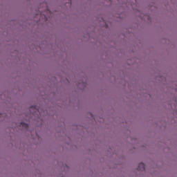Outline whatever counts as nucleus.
Listing matches in <instances>:
<instances>
[{
    "label": "nucleus",
    "mask_w": 177,
    "mask_h": 177,
    "mask_svg": "<svg viewBox=\"0 0 177 177\" xmlns=\"http://www.w3.org/2000/svg\"><path fill=\"white\" fill-rule=\"evenodd\" d=\"M45 19H46V15H44Z\"/></svg>",
    "instance_id": "nucleus-5"
},
{
    "label": "nucleus",
    "mask_w": 177,
    "mask_h": 177,
    "mask_svg": "<svg viewBox=\"0 0 177 177\" xmlns=\"http://www.w3.org/2000/svg\"><path fill=\"white\" fill-rule=\"evenodd\" d=\"M30 109H33V110H37V109H35V106H32Z\"/></svg>",
    "instance_id": "nucleus-3"
},
{
    "label": "nucleus",
    "mask_w": 177,
    "mask_h": 177,
    "mask_svg": "<svg viewBox=\"0 0 177 177\" xmlns=\"http://www.w3.org/2000/svg\"><path fill=\"white\" fill-rule=\"evenodd\" d=\"M37 113H39V110H37Z\"/></svg>",
    "instance_id": "nucleus-4"
},
{
    "label": "nucleus",
    "mask_w": 177,
    "mask_h": 177,
    "mask_svg": "<svg viewBox=\"0 0 177 177\" xmlns=\"http://www.w3.org/2000/svg\"><path fill=\"white\" fill-rule=\"evenodd\" d=\"M19 127L23 129H28V124L27 123L21 122Z\"/></svg>",
    "instance_id": "nucleus-1"
},
{
    "label": "nucleus",
    "mask_w": 177,
    "mask_h": 177,
    "mask_svg": "<svg viewBox=\"0 0 177 177\" xmlns=\"http://www.w3.org/2000/svg\"><path fill=\"white\" fill-rule=\"evenodd\" d=\"M138 171H145V163H140L138 165Z\"/></svg>",
    "instance_id": "nucleus-2"
},
{
    "label": "nucleus",
    "mask_w": 177,
    "mask_h": 177,
    "mask_svg": "<svg viewBox=\"0 0 177 177\" xmlns=\"http://www.w3.org/2000/svg\"><path fill=\"white\" fill-rule=\"evenodd\" d=\"M33 115H35V113H32Z\"/></svg>",
    "instance_id": "nucleus-6"
}]
</instances>
